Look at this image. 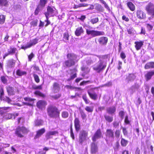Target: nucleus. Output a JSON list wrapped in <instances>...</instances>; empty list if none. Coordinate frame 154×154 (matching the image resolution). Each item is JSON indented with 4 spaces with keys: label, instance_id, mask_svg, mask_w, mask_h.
Here are the masks:
<instances>
[{
    "label": "nucleus",
    "instance_id": "60",
    "mask_svg": "<svg viewBox=\"0 0 154 154\" xmlns=\"http://www.w3.org/2000/svg\"><path fill=\"white\" fill-rule=\"evenodd\" d=\"M80 113L82 119H84L86 117V115L84 112L82 111L80 112Z\"/></svg>",
    "mask_w": 154,
    "mask_h": 154
},
{
    "label": "nucleus",
    "instance_id": "21",
    "mask_svg": "<svg viewBox=\"0 0 154 154\" xmlns=\"http://www.w3.org/2000/svg\"><path fill=\"white\" fill-rule=\"evenodd\" d=\"M80 122L78 118H76L74 120L75 127L76 131H78L80 129Z\"/></svg>",
    "mask_w": 154,
    "mask_h": 154
},
{
    "label": "nucleus",
    "instance_id": "19",
    "mask_svg": "<svg viewBox=\"0 0 154 154\" xmlns=\"http://www.w3.org/2000/svg\"><path fill=\"white\" fill-rule=\"evenodd\" d=\"M36 105L38 108L42 109L46 105V102L43 100H39L37 103Z\"/></svg>",
    "mask_w": 154,
    "mask_h": 154
},
{
    "label": "nucleus",
    "instance_id": "22",
    "mask_svg": "<svg viewBox=\"0 0 154 154\" xmlns=\"http://www.w3.org/2000/svg\"><path fill=\"white\" fill-rule=\"evenodd\" d=\"M116 110V107L113 106L108 107L106 109L107 112L108 113L111 114L114 113Z\"/></svg>",
    "mask_w": 154,
    "mask_h": 154
},
{
    "label": "nucleus",
    "instance_id": "20",
    "mask_svg": "<svg viewBox=\"0 0 154 154\" xmlns=\"http://www.w3.org/2000/svg\"><path fill=\"white\" fill-rule=\"evenodd\" d=\"M154 75V71H151L148 72L145 75V77L147 81L151 79L152 77Z\"/></svg>",
    "mask_w": 154,
    "mask_h": 154
},
{
    "label": "nucleus",
    "instance_id": "49",
    "mask_svg": "<svg viewBox=\"0 0 154 154\" xmlns=\"http://www.w3.org/2000/svg\"><path fill=\"white\" fill-rule=\"evenodd\" d=\"M42 9V8L37 6V7L36 9L34 12L35 15H37L38 14L39 11Z\"/></svg>",
    "mask_w": 154,
    "mask_h": 154
},
{
    "label": "nucleus",
    "instance_id": "7",
    "mask_svg": "<svg viewBox=\"0 0 154 154\" xmlns=\"http://www.w3.org/2000/svg\"><path fill=\"white\" fill-rule=\"evenodd\" d=\"M28 131L27 129L24 127H18L15 131V134L18 137H22L23 134L26 133Z\"/></svg>",
    "mask_w": 154,
    "mask_h": 154
},
{
    "label": "nucleus",
    "instance_id": "59",
    "mask_svg": "<svg viewBox=\"0 0 154 154\" xmlns=\"http://www.w3.org/2000/svg\"><path fill=\"white\" fill-rule=\"evenodd\" d=\"M0 99L2 98V97H4V91L3 88H1L0 90Z\"/></svg>",
    "mask_w": 154,
    "mask_h": 154
},
{
    "label": "nucleus",
    "instance_id": "62",
    "mask_svg": "<svg viewBox=\"0 0 154 154\" xmlns=\"http://www.w3.org/2000/svg\"><path fill=\"white\" fill-rule=\"evenodd\" d=\"M38 20H37L32 21L31 22V24L33 26H36L37 25Z\"/></svg>",
    "mask_w": 154,
    "mask_h": 154
},
{
    "label": "nucleus",
    "instance_id": "37",
    "mask_svg": "<svg viewBox=\"0 0 154 154\" xmlns=\"http://www.w3.org/2000/svg\"><path fill=\"white\" fill-rule=\"evenodd\" d=\"M7 0H0V6H7L8 5Z\"/></svg>",
    "mask_w": 154,
    "mask_h": 154
},
{
    "label": "nucleus",
    "instance_id": "16",
    "mask_svg": "<svg viewBox=\"0 0 154 154\" xmlns=\"http://www.w3.org/2000/svg\"><path fill=\"white\" fill-rule=\"evenodd\" d=\"M45 131L44 128H42L36 131V134L35 135L34 138L36 139L39 138L45 132Z\"/></svg>",
    "mask_w": 154,
    "mask_h": 154
},
{
    "label": "nucleus",
    "instance_id": "3",
    "mask_svg": "<svg viewBox=\"0 0 154 154\" xmlns=\"http://www.w3.org/2000/svg\"><path fill=\"white\" fill-rule=\"evenodd\" d=\"M86 32L87 35H91L93 37H95L104 35L105 33L103 31L91 30L88 29H86Z\"/></svg>",
    "mask_w": 154,
    "mask_h": 154
},
{
    "label": "nucleus",
    "instance_id": "40",
    "mask_svg": "<svg viewBox=\"0 0 154 154\" xmlns=\"http://www.w3.org/2000/svg\"><path fill=\"white\" fill-rule=\"evenodd\" d=\"M93 106H87L85 108V109L88 112H91L93 111Z\"/></svg>",
    "mask_w": 154,
    "mask_h": 154
},
{
    "label": "nucleus",
    "instance_id": "6",
    "mask_svg": "<svg viewBox=\"0 0 154 154\" xmlns=\"http://www.w3.org/2000/svg\"><path fill=\"white\" fill-rule=\"evenodd\" d=\"M57 12L56 10L53 7L48 6L47 8V11L45 13L46 18H48L49 16H53L55 15Z\"/></svg>",
    "mask_w": 154,
    "mask_h": 154
},
{
    "label": "nucleus",
    "instance_id": "38",
    "mask_svg": "<svg viewBox=\"0 0 154 154\" xmlns=\"http://www.w3.org/2000/svg\"><path fill=\"white\" fill-rule=\"evenodd\" d=\"M128 143V141L125 139L122 138L121 141L122 146H125Z\"/></svg>",
    "mask_w": 154,
    "mask_h": 154
},
{
    "label": "nucleus",
    "instance_id": "46",
    "mask_svg": "<svg viewBox=\"0 0 154 154\" xmlns=\"http://www.w3.org/2000/svg\"><path fill=\"white\" fill-rule=\"evenodd\" d=\"M89 95L91 98L93 100H96L97 98V95L96 93L91 94Z\"/></svg>",
    "mask_w": 154,
    "mask_h": 154
},
{
    "label": "nucleus",
    "instance_id": "63",
    "mask_svg": "<svg viewBox=\"0 0 154 154\" xmlns=\"http://www.w3.org/2000/svg\"><path fill=\"white\" fill-rule=\"evenodd\" d=\"M120 57H121L122 59H125L126 57V55L125 54L124 52L122 51L121 52V53L120 54Z\"/></svg>",
    "mask_w": 154,
    "mask_h": 154
},
{
    "label": "nucleus",
    "instance_id": "43",
    "mask_svg": "<svg viewBox=\"0 0 154 154\" xmlns=\"http://www.w3.org/2000/svg\"><path fill=\"white\" fill-rule=\"evenodd\" d=\"M8 76H2L1 77V79L2 82L3 83L5 84L7 83L8 81Z\"/></svg>",
    "mask_w": 154,
    "mask_h": 154
},
{
    "label": "nucleus",
    "instance_id": "41",
    "mask_svg": "<svg viewBox=\"0 0 154 154\" xmlns=\"http://www.w3.org/2000/svg\"><path fill=\"white\" fill-rule=\"evenodd\" d=\"M5 16L1 15H0V24H2L4 23L5 20Z\"/></svg>",
    "mask_w": 154,
    "mask_h": 154
},
{
    "label": "nucleus",
    "instance_id": "32",
    "mask_svg": "<svg viewBox=\"0 0 154 154\" xmlns=\"http://www.w3.org/2000/svg\"><path fill=\"white\" fill-rule=\"evenodd\" d=\"M17 51V49L15 48H11L10 49H8V52L10 54H13L16 52Z\"/></svg>",
    "mask_w": 154,
    "mask_h": 154
},
{
    "label": "nucleus",
    "instance_id": "31",
    "mask_svg": "<svg viewBox=\"0 0 154 154\" xmlns=\"http://www.w3.org/2000/svg\"><path fill=\"white\" fill-rule=\"evenodd\" d=\"M95 9L99 11H102L103 10V8L101 6L98 4L96 3L94 5Z\"/></svg>",
    "mask_w": 154,
    "mask_h": 154
},
{
    "label": "nucleus",
    "instance_id": "44",
    "mask_svg": "<svg viewBox=\"0 0 154 154\" xmlns=\"http://www.w3.org/2000/svg\"><path fill=\"white\" fill-rule=\"evenodd\" d=\"M137 90V89H136L132 85L130 88L129 89L128 91L131 94H133Z\"/></svg>",
    "mask_w": 154,
    "mask_h": 154
},
{
    "label": "nucleus",
    "instance_id": "30",
    "mask_svg": "<svg viewBox=\"0 0 154 154\" xmlns=\"http://www.w3.org/2000/svg\"><path fill=\"white\" fill-rule=\"evenodd\" d=\"M1 99L7 102L9 104L15 105V104H12V103H11L12 101V100L9 98L7 97L4 96V97H2Z\"/></svg>",
    "mask_w": 154,
    "mask_h": 154
},
{
    "label": "nucleus",
    "instance_id": "61",
    "mask_svg": "<svg viewBox=\"0 0 154 154\" xmlns=\"http://www.w3.org/2000/svg\"><path fill=\"white\" fill-rule=\"evenodd\" d=\"M82 98L85 101V103L86 104H88L89 103V101L87 99V97L86 95H83L82 96Z\"/></svg>",
    "mask_w": 154,
    "mask_h": 154
},
{
    "label": "nucleus",
    "instance_id": "24",
    "mask_svg": "<svg viewBox=\"0 0 154 154\" xmlns=\"http://www.w3.org/2000/svg\"><path fill=\"white\" fill-rule=\"evenodd\" d=\"M144 68L146 69L154 68V62H150L147 63L145 65Z\"/></svg>",
    "mask_w": 154,
    "mask_h": 154
},
{
    "label": "nucleus",
    "instance_id": "57",
    "mask_svg": "<svg viewBox=\"0 0 154 154\" xmlns=\"http://www.w3.org/2000/svg\"><path fill=\"white\" fill-rule=\"evenodd\" d=\"M112 85V82H109L106 84L102 85V87H110Z\"/></svg>",
    "mask_w": 154,
    "mask_h": 154
},
{
    "label": "nucleus",
    "instance_id": "55",
    "mask_svg": "<svg viewBox=\"0 0 154 154\" xmlns=\"http://www.w3.org/2000/svg\"><path fill=\"white\" fill-rule=\"evenodd\" d=\"M120 131L118 130H116L115 132V136L117 138H119L120 137Z\"/></svg>",
    "mask_w": 154,
    "mask_h": 154
},
{
    "label": "nucleus",
    "instance_id": "11",
    "mask_svg": "<svg viewBox=\"0 0 154 154\" xmlns=\"http://www.w3.org/2000/svg\"><path fill=\"white\" fill-rule=\"evenodd\" d=\"M102 136V133L100 129H99L95 133L92 139L93 142H95L97 139L100 138Z\"/></svg>",
    "mask_w": 154,
    "mask_h": 154
},
{
    "label": "nucleus",
    "instance_id": "36",
    "mask_svg": "<svg viewBox=\"0 0 154 154\" xmlns=\"http://www.w3.org/2000/svg\"><path fill=\"white\" fill-rule=\"evenodd\" d=\"M104 117L106 120L109 122H112L113 120V118L112 117H111L109 116L106 115H104Z\"/></svg>",
    "mask_w": 154,
    "mask_h": 154
},
{
    "label": "nucleus",
    "instance_id": "9",
    "mask_svg": "<svg viewBox=\"0 0 154 154\" xmlns=\"http://www.w3.org/2000/svg\"><path fill=\"white\" fill-rule=\"evenodd\" d=\"M146 9L149 14L154 16V5L152 3H149L146 6Z\"/></svg>",
    "mask_w": 154,
    "mask_h": 154
},
{
    "label": "nucleus",
    "instance_id": "17",
    "mask_svg": "<svg viewBox=\"0 0 154 154\" xmlns=\"http://www.w3.org/2000/svg\"><path fill=\"white\" fill-rule=\"evenodd\" d=\"M145 14L141 10H138L137 12V16L140 19H143L145 17Z\"/></svg>",
    "mask_w": 154,
    "mask_h": 154
},
{
    "label": "nucleus",
    "instance_id": "48",
    "mask_svg": "<svg viewBox=\"0 0 154 154\" xmlns=\"http://www.w3.org/2000/svg\"><path fill=\"white\" fill-rule=\"evenodd\" d=\"M69 113L68 112L63 111L62 113V116L63 118H66L68 117Z\"/></svg>",
    "mask_w": 154,
    "mask_h": 154
},
{
    "label": "nucleus",
    "instance_id": "1",
    "mask_svg": "<svg viewBox=\"0 0 154 154\" xmlns=\"http://www.w3.org/2000/svg\"><path fill=\"white\" fill-rule=\"evenodd\" d=\"M68 60L65 62V64L67 67H69L75 64V60L77 58V56L73 54H69L67 55Z\"/></svg>",
    "mask_w": 154,
    "mask_h": 154
},
{
    "label": "nucleus",
    "instance_id": "35",
    "mask_svg": "<svg viewBox=\"0 0 154 154\" xmlns=\"http://www.w3.org/2000/svg\"><path fill=\"white\" fill-rule=\"evenodd\" d=\"M5 117L6 119H14L15 116L13 114H8L5 116Z\"/></svg>",
    "mask_w": 154,
    "mask_h": 154
},
{
    "label": "nucleus",
    "instance_id": "4",
    "mask_svg": "<svg viewBox=\"0 0 154 154\" xmlns=\"http://www.w3.org/2000/svg\"><path fill=\"white\" fill-rule=\"evenodd\" d=\"M88 132L84 130L81 131L79 135V142L81 145L83 142L87 140L88 137Z\"/></svg>",
    "mask_w": 154,
    "mask_h": 154
},
{
    "label": "nucleus",
    "instance_id": "2",
    "mask_svg": "<svg viewBox=\"0 0 154 154\" xmlns=\"http://www.w3.org/2000/svg\"><path fill=\"white\" fill-rule=\"evenodd\" d=\"M48 116L51 118H55L59 115V112L57 108L54 106H51L48 108Z\"/></svg>",
    "mask_w": 154,
    "mask_h": 154
},
{
    "label": "nucleus",
    "instance_id": "5",
    "mask_svg": "<svg viewBox=\"0 0 154 154\" xmlns=\"http://www.w3.org/2000/svg\"><path fill=\"white\" fill-rule=\"evenodd\" d=\"M106 66V65L103 61H100L97 64L94 65L93 69L97 72H99L101 70L104 69Z\"/></svg>",
    "mask_w": 154,
    "mask_h": 154
},
{
    "label": "nucleus",
    "instance_id": "10",
    "mask_svg": "<svg viewBox=\"0 0 154 154\" xmlns=\"http://www.w3.org/2000/svg\"><path fill=\"white\" fill-rule=\"evenodd\" d=\"M97 56L96 55H92L88 57L86 59V63L87 65H90L95 62L97 59Z\"/></svg>",
    "mask_w": 154,
    "mask_h": 154
},
{
    "label": "nucleus",
    "instance_id": "50",
    "mask_svg": "<svg viewBox=\"0 0 154 154\" xmlns=\"http://www.w3.org/2000/svg\"><path fill=\"white\" fill-rule=\"evenodd\" d=\"M69 35L67 32L64 33L63 34V39L64 40L66 41L69 40Z\"/></svg>",
    "mask_w": 154,
    "mask_h": 154
},
{
    "label": "nucleus",
    "instance_id": "25",
    "mask_svg": "<svg viewBox=\"0 0 154 154\" xmlns=\"http://www.w3.org/2000/svg\"><path fill=\"white\" fill-rule=\"evenodd\" d=\"M58 133V132L56 131H49L47 133L46 137L47 139H48L51 137V136L55 135Z\"/></svg>",
    "mask_w": 154,
    "mask_h": 154
},
{
    "label": "nucleus",
    "instance_id": "56",
    "mask_svg": "<svg viewBox=\"0 0 154 154\" xmlns=\"http://www.w3.org/2000/svg\"><path fill=\"white\" fill-rule=\"evenodd\" d=\"M35 94L36 95H39L42 97H44L45 95L40 92L38 91H36L35 92Z\"/></svg>",
    "mask_w": 154,
    "mask_h": 154
},
{
    "label": "nucleus",
    "instance_id": "58",
    "mask_svg": "<svg viewBox=\"0 0 154 154\" xmlns=\"http://www.w3.org/2000/svg\"><path fill=\"white\" fill-rule=\"evenodd\" d=\"M32 88L34 89H41L42 88V86L41 85L39 86H37L36 85H34L32 86Z\"/></svg>",
    "mask_w": 154,
    "mask_h": 154
},
{
    "label": "nucleus",
    "instance_id": "26",
    "mask_svg": "<svg viewBox=\"0 0 154 154\" xmlns=\"http://www.w3.org/2000/svg\"><path fill=\"white\" fill-rule=\"evenodd\" d=\"M134 43L135 44V47L137 50H140L143 45V42L142 41L136 42Z\"/></svg>",
    "mask_w": 154,
    "mask_h": 154
},
{
    "label": "nucleus",
    "instance_id": "28",
    "mask_svg": "<svg viewBox=\"0 0 154 154\" xmlns=\"http://www.w3.org/2000/svg\"><path fill=\"white\" fill-rule=\"evenodd\" d=\"M47 3V1L46 0H40L38 6L43 9Z\"/></svg>",
    "mask_w": 154,
    "mask_h": 154
},
{
    "label": "nucleus",
    "instance_id": "47",
    "mask_svg": "<svg viewBox=\"0 0 154 154\" xmlns=\"http://www.w3.org/2000/svg\"><path fill=\"white\" fill-rule=\"evenodd\" d=\"M61 96V95L60 94H57L52 95L51 96V97L53 99L55 100H57Z\"/></svg>",
    "mask_w": 154,
    "mask_h": 154
},
{
    "label": "nucleus",
    "instance_id": "12",
    "mask_svg": "<svg viewBox=\"0 0 154 154\" xmlns=\"http://www.w3.org/2000/svg\"><path fill=\"white\" fill-rule=\"evenodd\" d=\"M37 43V39H35L29 42L25 46H22L21 48L22 49L25 50L27 48H29L32 46L36 44Z\"/></svg>",
    "mask_w": 154,
    "mask_h": 154
},
{
    "label": "nucleus",
    "instance_id": "8",
    "mask_svg": "<svg viewBox=\"0 0 154 154\" xmlns=\"http://www.w3.org/2000/svg\"><path fill=\"white\" fill-rule=\"evenodd\" d=\"M114 137V132L111 129L107 130L106 132V142L113 141Z\"/></svg>",
    "mask_w": 154,
    "mask_h": 154
},
{
    "label": "nucleus",
    "instance_id": "42",
    "mask_svg": "<svg viewBox=\"0 0 154 154\" xmlns=\"http://www.w3.org/2000/svg\"><path fill=\"white\" fill-rule=\"evenodd\" d=\"M99 21V18L98 17H96L90 20V22L92 24H94L98 22Z\"/></svg>",
    "mask_w": 154,
    "mask_h": 154
},
{
    "label": "nucleus",
    "instance_id": "23",
    "mask_svg": "<svg viewBox=\"0 0 154 154\" xmlns=\"http://www.w3.org/2000/svg\"><path fill=\"white\" fill-rule=\"evenodd\" d=\"M136 76L134 74H130L126 77V80L128 82L133 81L136 78Z\"/></svg>",
    "mask_w": 154,
    "mask_h": 154
},
{
    "label": "nucleus",
    "instance_id": "33",
    "mask_svg": "<svg viewBox=\"0 0 154 154\" xmlns=\"http://www.w3.org/2000/svg\"><path fill=\"white\" fill-rule=\"evenodd\" d=\"M127 5L131 11H134V10L135 9V6L131 2H128L127 3Z\"/></svg>",
    "mask_w": 154,
    "mask_h": 154
},
{
    "label": "nucleus",
    "instance_id": "64",
    "mask_svg": "<svg viewBox=\"0 0 154 154\" xmlns=\"http://www.w3.org/2000/svg\"><path fill=\"white\" fill-rule=\"evenodd\" d=\"M122 129L123 133L124 135H127L128 134V132L127 130H126V129L125 128H123L122 127Z\"/></svg>",
    "mask_w": 154,
    "mask_h": 154
},
{
    "label": "nucleus",
    "instance_id": "39",
    "mask_svg": "<svg viewBox=\"0 0 154 154\" xmlns=\"http://www.w3.org/2000/svg\"><path fill=\"white\" fill-rule=\"evenodd\" d=\"M43 122L41 120H35V126H39L42 125Z\"/></svg>",
    "mask_w": 154,
    "mask_h": 154
},
{
    "label": "nucleus",
    "instance_id": "15",
    "mask_svg": "<svg viewBox=\"0 0 154 154\" xmlns=\"http://www.w3.org/2000/svg\"><path fill=\"white\" fill-rule=\"evenodd\" d=\"M60 89L59 84L57 82H54L53 85L52 91L54 93H57Z\"/></svg>",
    "mask_w": 154,
    "mask_h": 154
},
{
    "label": "nucleus",
    "instance_id": "18",
    "mask_svg": "<svg viewBox=\"0 0 154 154\" xmlns=\"http://www.w3.org/2000/svg\"><path fill=\"white\" fill-rule=\"evenodd\" d=\"M84 30L82 26L79 27L77 28L75 31V34L77 36H79L81 35V34L84 32Z\"/></svg>",
    "mask_w": 154,
    "mask_h": 154
},
{
    "label": "nucleus",
    "instance_id": "34",
    "mask_svg": "<svg viewBox=\"0 0 154 154\" xmlns=\"http://www.w3.org/2000/svg\"><path fill=\"white\" fill-rule=\"evenodd\" d=\"M26 72L25 71H23L21 70L18 69L16 71V74L19 76H21L26 74Z\"/></svg>",
    "mask_w": 154,
    "mask_h": 154
},
{
    "label": "nucleus",
    "instance_id": "27",
    "mask_svg": "<svg viewBox=\"0 0 154 154\" xmlns=\"http://www.w3.org/2000/svg\"><path fill=\"white\" fill-rule=\"evenodd\" d=\"M7 91L8 95H13L14 94V88L12 87H8L7 88Z\"/></svg>",
    "mask_w": 154,
    "mask_h": 154
},
{
    "label": "nucleus",
    "instance_id": "13",
    "mask_svg": "<svg viewBox=\"0 0 154 154\" xmlns=\"http://www.w3.org/2000/svg\"><path fill=\"white\" fill-rule=\"evenodd\" d=\"M97 40L100 45H106L108 42V38L106 37L102 36L99 38Z\"/></svg>",
    "mask_w": 154,
    "mask_h": 154
},
{
    "label": "nucleus",
    "instance_id": "45",
    "mask_svg": "<svg viewBox=\"0 0 154 154\" xmlns=\"http://www.w3.org/2000/svg\"><path fill=\"white\" fill-rule=\"evenodd\" d=\"M33 75L35 82L37 83H38L39 82L40 80L38 76L35 73L33 74Z\"/></svg>",
    "mask_w": 154,
    "mask_h": 154
},
{
    "label": "nucleus",
    "instance_id": "53",
    "mask_svg": "<svg viewBox=\"0 0 154 154\" xmlns=\"http://www.w3.org/2000/svg\"><path fill=\"white\" fill-rule=\"evenodd\" d=\"M82 70L85 71L86 73H87L89 71L90 69L87 67L83 66L82 67Z\"/></svg>",
    "mask_w": 154,
    "mask_h": 154
},
{
    "label": "nucleus",
    "instance_id": "52",
    "mask_svg": "<svg viewBox=\"0 0 154 154\" xmlns=\"http://www.w3.org/2000/svg\"><path fill=\"white\" fill-rule=\"evenodd\" d=\"M76 77V74L75 73L73 75H71L70 76V78L68 79L67 80V81L68 82L72 80H73Z\"/></svg>",
    "mask_w": 154,
    "mask_h": 154
},
{
    "label": "nucleus",
    "instance_id": "51",
    "mask_svg": "<svg viewBox=\"0 0 154 154\" xmlns=\"http://www.w3.org/2000/svg\"><path fill=\"white\" fill-rule=\"evenodd\" d=\"M25 101H28L30 102L31 103H27L29 105H32L33 104V100L29 97H25L24 98Z\"/></svg>",
    "mask_w": 154,
    "mask_h": 154
},
{
    "label": "nucleus",
    "instance_id": "14",
    "mask_svg": "<svg viewBox=\"0 0 154 154\" xmlns=\"http://www.w3.org/2000/svg\"><path fill=\"white\" fill-rule=\"evenodd\" d=\"M98 150L97 144L93 142L91 144V152L92 154H95L97 152Z\"/></svg>",
    "mask_w": 154,
    "mask_h": 154
},
{
    "label": "nucleus",
    "instance_id": "54",
    "mask_svg": "<svg viewBox=\"0 0 154 154\" xmlns=\"http://www.w3.org/2000/svg\"><path fill=\"white\" fill-rule=\"evenodd\" d=\"M95 89V88H91L90 89L88 90V93L89 95H90V94H94L95 93L94 92V90Z\"/></svg>",
    "mask_w": 154,
    "mask_h": 154
},
{
    "label": "nucleus",
    "instance_id": "29",
    "mask_svg": "<svg viewBox=\"0 0 154 154\" xmlns=\"http://www.w3.org/2000/svg\"><path fill=\"white\" fill-rule=\"evenodd\" d=\"M15 60L12 59L8 60L7 65L9 67H13L15 66Z\"/></svg>",
    "mask_w": 154,
    "mask_h": 154
}]
</instances>
